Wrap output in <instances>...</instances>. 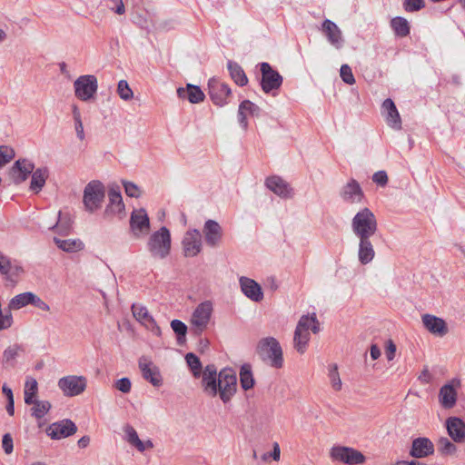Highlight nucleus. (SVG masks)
Returning <instances> with one entry per match:
<instances>
[{
	"label": "nucleus",
	"mask_w": 465,
	"mask_h": 465,
	"mask_svg": "<svg viewBox=\"0 0 465 465\" xmlns=\"http://www.w3.org/2000/svg\"><path fill=\"white\" fill-rule=\"evenodd\" d=\"M370 238H359L358 257L361 264H368L375 256V251Z\"/></svg>",
	"instance_id": "nucleus-32"
},
{
	"label": "nucleus",
	"mask_w": 465,
	"mask_h": 465,
	"mask_svg": "<svg viewBox=\"0 0 465 465\" xmlns=\"http://www.w3.org/2000/svg\"><path fill=\"white\" fill-rule=\"evenodd\" d=\"M34 292H25L19 293L15 296H14L8 303V306L10 310L12 311H17L20 310L27 305L32 304V301L34 298Z\"/></svg>",
	"instance_id": "nucleus-35"
},
{
	"label": "nucleus",
	"mask_w": 465,
	"mask_h": 465,
	"mask_svg": "<svg viewBox=\"0 0 465 465\" xmlns=\"http://www.w3.org/2000/svg\"><path fill=\"white\" fill-rule=\"evenodd\" d=\"M104 186L99 181H92L84 188V204L86 211L94 213L102 206L104 198Z\"/></svg>",
	"instance_id": "nucleus-7"
},
{
	"label": "nucleus",
	"mask_w": 465,
	"mask_h": 465,
	"mask_svg": "<svg viewBox=\"0 0 465 465\" xmlns=\"http://www.w3.org/2000/svg\"><path fill=\"white\" fill-rule=\"evenodd\" d=\"M330 457L334 461L348 465L362 464L365 461V457L361 451L344 446H333L330 450Z\"/></svg>",
	"instance_id": "nucleus-9"
},
{
	"label": "nucleus",
	"mask_w": 465,
	"mask_h": 465,
	"mask_svg": "<svg viewBox=\"0 0 465 465\" xmlns=\"http://www.w3.org/2000/svg\"><path fill=\"white\" fill-rule=\"evenodd\" d=\"M240 104L242 105V110L244 109L248 114L256 116L259 115L260 107L250 100H244Z\"/></svg>",
	"instance_id": "nucleus-55"
},
{
	"label": "nucleus",
	"mask_w": 465,
	"mask_h": 465,
	"mask_svg": "<svg viewBox=\"0 0 465 465\" xmlns=\"http://www.w3.org/2000/svg\"><path fill=\"white\" fill-rule=\"evenodd\" d=\"M34 406L31 409L32 415L36 419L43 418L51 409V403L48 401H37L32 403Z\"/></svg>",
	"instance_id": "nucleus-45"
},
{
	"label": "nucleus",
	"mask_w": 465,
	"mask_h": 465,
	"mask_svg": "<svg viewBox=\"0 0 465 465\" xmlns=\"http://www.w3.org/2000/svg\"><path fill=\"white\" fill-rule=\"evenodd\" d=\"M125 193L134 198H138L141 195L140 188L132 182L123 181Z\"/></svg>",
	"instance_id": "nucleus-53"
},
{
	"label": "nucleus",
	"mask_w": 465,
	"mask_h": 465,
	"mask_svg": "<svg viewBox=\"0 0 465 465\" xmlns=\"http://www.w3.org/2000/svg\"><path fill=\"white\" fill-rule=\"evenodd\" d=\"M256 351L263 361L276 369H280L283 365L282 350L279 341L273 337H266L262 339L256 348Z\"/></svg>",
	"instance_id": "nucleus-2"
},
{
	"label": "nucleus",
	"mask_w": 465,
	"mask_h": 465,
	"mask_svg": "<svg viewBox=\"0 0 465 465\" xmlns=\"http://www.w3.org/2000/svg\"><path fill=\"white\" fill-rule=\"evenodd\" d=\"M391 26L397 36L405 37L410 34V25L404 17L396 16L392 18Z\"/></svg>",
	"instance_id": "nucleus-39"
},
{
	"label": "nucleus",
	"mask_w": 465,
	"mask_h": 465,
	"mask_svg": "<svg viewBox=\"0 0 465 465\" xmlns=\"http://www.w3.org/2000/svg\"><path fill=\"white\" fill-rule=\"evenodd\" d=\"M372 181L381 186H385L388 183V175L385 171H378L372 175Z\"/></svg>",
	"instance_id": "nucleus-57"
},
{
	"label": "nucleus",
	"mask_w": 465,
	"mask_h": 465,
	"mask_svg": "<svg viewBox=\"0 0 465 465\" xmlns=\"http://www.w3.org/2000/svg\"><path fill=\"white\" fill-rule=\"evenodd\" d=\"M402 5L408 13L418 12L425 7V0H404Z\"/></svg>",
	"instance_id": "nucleus-50"
},
{
	"label": "nucleus",
	"mask_w": 465,
	"mask_h": 465,
	"mask_svg": "<svg viewBox=\"0 0 465 465\" xmlns=\"http://www.w3.org/2000/svg\"><path fill=\"white\" fill-rule=\"evenodd\" d=\"M382 110L388 125L395 130H401V119L394 102L390 98L384 100Z\"/></svg>",
	"instance_id": "nucleus-25"
},
{
	"label": "nucleus",
	"mask_w": 465,
	"mask_h": 465,
	"mask_svg": "<svg viewBox=\"0 0 465 465\" xmlns=\"http://www.w3.org/2000/svg\"><path fill=\"white\" fill-rule=\"evenodd\" d=\"M72 227V220L69 216L64 215L62 212L58 213L57 221L48 226L50 230H56V232L60 234H67Z\"/></svg>",
	"instance_id": "nucleus-40"
},
{
	"label": "nucleus",
	"mask_w": 465,
	"mask_h": 465,
	"mask_svg": "<svg viewBox=\"0 0 465 465\" xmlns=\"http://www.w3.org/2000/svg\"><path fill=\"white\" fill-rule=\"evenodd\" d=\"M434 453V444L425 437H419L413 440L410 455L413 458L421 459L426 458Z\"/></svg>",
	"instance_id": "nucleus-21"
},
{
	"label": "nucleus",
	"mask_w": 465,
	"mask_h": 465,
	"mask_svg": "<svg viewBox=\"0 0 465 465\" xmlns=\"http://www.w3.org/2000/svg\"><path fill=\"white\" fill-rule=\"evenodd\" d=\"M2 447L6 454H11L14 450L13 439L9 433L3 436Z\"/></svg>",
	"instance_id": "nucleus-58"
},
{
	"label": "nucleus",
	"mask_w": 465,
	"mask_h": 465,
	"mask_svg": "<svg viewBox=\"0 0 465 465\" xmlns=\"http://www.w3.org/2000/svg\"><path fill=\"white\" fill-rule=\"evenodd\" d=\"M74 128H75L77 137L81 141H83L84 139V125H83L82 120L74 121Z\"/></svg>",
	"instance_id": "nucleus-62"
},
{
	"label": "nucleus",
	"mask_w": 465,
	"mask_h": 465,
	"mask_svg": "<svg viewBox=\"0 0 465 465\" xmlns=\"http://www.w3.org/2000/svg\"><path fill=\"white\" fill-rule=\"evenodd\" d=\"M177 94L180 98L187 99L192 104L201 103L205 97L199 86L191 84H188L185 88H178Z\"/></svg>",
	"instance_id": "nucleus-31"
},
{
	"label": "nucleus",
	"mask_w": 465,
	"mask_h": 465,
	"mask_svg": "<svg viewBox=\"0 0 465 465\" xmlns=\"http://www.w3.org/2000/svg\"><path fill=\"white\" fill-rule=\"evenodd\" d=\"M54 242L59 249L66 252H79L83 250L84 246L83 242L79 239L62 240L60 238L54 237Z\"/></svg>",
	"instance_id": "nucleus-36"
},
{
	"label": "nucleus",
	"mask_w": 465,
	"mask_h": 465,
	"mask_svg": "<svg viewBox=\"0 0 465 465\" xmlns=\"http://www.w3.org/2000/svg\"><path fill=\"white\" fill-rule=\"evenodd\" d=\"M15 157V152L8 146H0V168Z\"/></svg>",
	"instance_id": "nucleus-51"
},
{
	"label": "nucleus",
	"mask_w": 465,
	"mask_h": 465,
	"mask_svg": "<svg viewBox=\"0 0 465 465\" xmlns=\"http://www.w3.org/2000/svg\"><path fill=\"white\" fill-rule=\"evenodd\" d=\"M262 80L261 85L264 93L268 94L274 89L280 88L282 83V75L268 63L261 64Z\"/></svg>",
	"instance_id": "nucleus-14"
},
{
	"label": "nucleus",
	"mask_w": 465,
	"mask_h": 465,
	"mask_svg": "<svg viewBox=\"0 0 465 465\" xmlns=\"http://www.w3.org/2000/svg\"><path fill=\"white\" fill-rule=\"evenodd\" d=\"M203 391L211 396L219 395L223 403L231 401L236 392L237 378L232 369H223L217 373L214 365H207L203 371Z\"/></svg>",
	"instance_id": "nucleus-1"
},
{
	"label": "nucleus",
	"mask_w": 465,
	"mask_h": 465,
	"mask_svg": "<svg viewBox=\"0 0 465 465\" xmlns=\"http://www.w3.org/2000/svg\"><path fill=\"white\" fill-rule=\"evenodd\" d=\"M247 114L244 109L242 110V105L240 104L238 109V122L243 130H246L248 127Z\"/></svg>",
	"instance_id": "nucleus-59"
},
{
	"label": "nucleus",
	"mask_w": 465,
	"mask_h": 465,
	"mask_svg": "<svg viewBox=\"0 0 465 465\" xmlns=\"http://www.w3.org/2000/svg\"><path fill=\"white\" fill-rule=\"evenodd\" d=\"M351 228L358 238L371 237L378 230L377 219L369 208H363L352 218Z\"/></svg>",
	"instance_id": "nucleus-3"
},
{
	"label": "nucleus",
	"mask_w": 465,
	"mask_h": 465,
	"mask_svg": "<svg viewBox=\"0 0 465 465\" xmlns=\"http://www.w3.org/2000/svg\"><path fill=\"white\" fill-rule=\"evenodd\" d=\"M147 248L151 255L157 259L166 258L171 252V233L163 226L152 233L148 239Z\"/></svg>",
	"instance_id": "nucleus-4"
},
{
	"label": "nucleus",
	"mask_w": 465,
	"mask_h": 465,
	"mask_svg": "<svg viewBox=\"0 0 465 465\" xmlns=\"http://www.w3.org/2000/svg\"><path fill=\"white\" fill-rule=\"evenodd\" d=\"M208 93L215 105L223 106L228 104L231 89L227 84L216 78H212L208 82Z\"/></svg>",
	"instance_id": "nucleus-13"
},
{
	"label": "nucleus",
	"mask_w": 465,
	"mask_h": 465,
	"mask_svg": "<svg viewBox=\"0 0 465 465\" xmlns=\"http://www.w3.org/2000/svg\"><path fill=\"white\" fill-rule=\"evenodd\" d=\"M89 443H90V437L89 436H83L77 441V445L81 449L86 448L89 445Z\"/></svg>",
	"instance_id": "nucleus-64"
},
{
	"label": "nucleus",
	"mask_w": 465,
	"mask_h": 465,
	"mask_svg": "<svg viewBox=\"0 0 465 465\" xmlns=\"http://www.w3.org/2000/svg\"><path fill=\"white\" fill-rule=\"evenodd\" d=\"M57 386L65 397L81 395L87 388V379L83 375H66L60 378Z\"/></svg>",
	"instance_id": "nucleus-6"
},
{
	"label": "nucleus",
	"mask_w": 465,
	"mask_h": 465,
	"mask_svg": "<svg viewBox=\"0 0 465 465\" xmlns=\"http://www.w3.org/2000/svg\"><path fill=\"white\" fill-rule=\"evenodd\" d=\"M74 95L83 102H87L94 98L97 89L98 81L94 74H84L79 76L74 82Z\"/></svg>",
	"instance_id": "nucleus-5"
},
{
	"label": "nucleus",
	"mask_w": 465,
	"mask_h": 465,
	"mask_svg": "<svg viewBox=\"0 0 465 465\" xmlns=\"http://www.w3.org/2000/svg\"><path fill=\"white\" fill-rule=\"evenodd\" d=\"M123 430L124 432V440L128 444L139 452H143L147 450L153 449L154 445L151 440H141L135 429L130 424L124 426Z\"/></svg>",
	"instance_id": "nucleus-19"
},
{
	"label": "nucleus",
	"mask_w": 465,
	"mask_h": 465,
	"mask_svg": "<svg viewBox=\"0 0 465 465\" xmlns=\"http://www.w3.org/2000/svg\"><path fill=\"white\" fill-rule=\"evenodd\" d=\"M322 29L331 45L337 49L342 46L341 31L334 22L325 19L322 25Z\"/></svg>",
	"instance_id": "nucleus-24"
},
{
	"label": "nucleus",
	"mask_w": 465,
	"mask_h": 465,
	"mask_svg": "<svg viewBox=\"0 0 465 465\" xmlns=\"http://www.w3.org/2000/svg\"><path fill=\"white\" fill-rule=\"evenodd\" d=\"M265 184L271 191L281 197L287 198L292 196V188L280 176H271L267 178Z\"/></svg>",
	"instance_id": "nucleus-28"
},
{
	"label": "nucleus",
	"mask_w": 465,
	"mask_h": 465,
	"mask_svg": "<svg viewBox=\"0 0 465 465\" xmlns=\"http://www.w3.org/2000/svg\"><path fill=\"white\" fill-rule=\"evenodd\" d=\"M24 351L22 345L13 344L8 346L3 352V364L5 367H13L15 358Z\"/></svg>",
	"instance_id": "nucleus-38"
},
{
	"label": "nucleus",
	"mask_w": 465,
	"mask_h": 465,
	"mask_svg": "<svg viewBox=\"0 0 465 465\" xmlns=\"http://www.w3.org/2000/svg\"><path fill=\"white\" fill-rule=\"evenodd\" d=\"M370 354L372 360H377L381 356V350L376 344L371 346Z\"/></svg>",
	"instance_id": "nucleus-63"
},
{
	"label": "nucleus",
	"mask_w": 465,
	"mask_h": 465,
	"mask_svg": "<svg viewBox=\"0 0 465 465\" xmlns=\"http://www.w3.org/2000/svg\"><path fill=\"white\" fill-rule=\"evenodd\" d=\"M437 446L438 451L442 455H454L457 451L456 445L446 437L440 438Z\"/></svg>",
	"instance_id": "nucleus-44"
},
{
	"label": "nucleus",
	"mask_w": 465,
	"mask_h": 465,
	"mask_svg": "<svg viewBox=\"0 0 465 465\" xmlns=\"http://www.w3.org/2000/svg\"><path fill=\"white\" fill-rule=\"evenodd\" d=\"M240 285L245 296L253 302H260L263 298L261 286L252 279L247 277L240 278Z\"/></svg>",
	"instance_id": "nucleus-26"
},
{
	"label": "nucleus",
	"mask_w": 465,
	"mask_h": 465,
	"mask_svg": "<svg viewBox=\"0 0 465 465\" xmlns=\"http://www.w3.org/2000/svg\"><path fill=\"white\" fill-rule=\"evenodd\" d=\"M461 387V381L458 378L450 380L439 391V403L444 409H451L456 405L458 391Z\"/></svg>",
	"instance_id": "nucleus-11"
},
{
	"label": "nucleus",
	"mask_w": 465,
	"mask_h": 465,
	"mask_svg": "<svg viewBox=\"0 0 465 465\" xmlns=\"http://www.w3.org/2000/svg\"><path fill=\"white\" fill-rule=\"evenodd\" d=\"M130 231L133 237L140 239L150 232V220L143 208L134 210L130 216Z\"/></svg>",
	"instance_id": "nucleus-10"
},
{
	"label": "nucleus",
	"mask_w": 465,
	"mask_h": 465,
	"mask_svg": "<svg viewBox=\"0 0 465 465\" xmlns=\"http://www.w3.org/2000/svg\"><path fill=\"white\" fill-rule=\"evenodd\" d=\"M48 177V170L46 168H38L32 173L30 189L35 193H39L45 184Z\"/></svg>",
	"instance_id": "nucleus-34"
},
{
	"label": "nucleus",
	"mask_w": 465,
	"mask_h": 465,
	"mask_svg": "<svg viewBox=\"0 0 465 465\" xmlns=\"http://www.w3.org/2000/svg\"><path fill=\"white\" fill-rule=\"evenodd\" d=\"M340 74L344 83L348 84H353L355 83L352 71L348 64H342L341 66Z\"/></svg>",
	"instance_id": "nucleus-52"
},
{
	"label": "nucleus",
	"mask_w": 465,
	"mask_h": 465,
	"mask_svg": "<svg viewBox=\"0 0 465 465\" xmlns=\"http://www.w3.org/2000/svg\"><path fill=\"white\" fill-rule=\"evenodd\" d=\"M205 241L208 245L216 246L222 238V229L218 223L213 220H208L203 228Z\"/></svg>",
	"instance_id": "nucleus-30"
},
{
	"label": "nucleus",
	"mask_w": 465,
	"mask_h": 465,
	"mask_svg": "<svg viewBox=\"0 0 465 465\" xmlns=\"http://www.w3.org/2000/svg\"><path fill=\"white\" fill-rule=\"evenodd\" d=\"M116 92L119 97L124 101H130L134 97V92L126 80H120L118 82Z\"/></svg>",
	"instance_id": "nucleus-49"
},
{
	"label": "nucleus",
	"mask_w": 465,
	"mask_h": 465,
	"mask_svg": "<svg viewBox=\"0 0 465 465\" xmlns=\"http://www.w3.org/2000/svg\"><path fill=\"white\" fill-rule=\"evenodd\" d=\"M240 383L244 391L252 389L254 385V379L249 364H244L241 368Z\"/></svg>",
	"instance_id": "nucleus-42"
},
{
	"label": "nucleus",
	"mask_w": 465,
	"mask_h": 465,
	"mask_svg": "<svg viewBox=\"0 0 465 465\" xmlns=\"http://www.w3.org/2000/svg\"><path fill=\"white\" fill-rule=\"evenodd\" d=\"M38 391V384L35 379L28 378L25 384V402L31 405L35 402V397Z\"/></svg>",
	"instance_id": "nucleus-43"
},
{
	"label": "nucleus",
	"mask_w": 465,
	"mask_h": 465,
	"mask_svg": "<svg viewBox=\"0 0 465 465\" xmlns=\"http://www.w3.org/2000/svg\"><path fill=\"white\" fill-rule=\"evenodd\" d=\"M35 165L30 161L26 159L17 160L9 170L10 179L15 184H19L27 179L28 175L33 173Z\"/></svg>",
	"instance_id": "nucleus-17"
},
{
	"label": "nucleus",
	"mask_w": 465,
	"mask_h": 465,
	"mask_svg": "<svg viewBox=\"0 0 465 465\" xmlns=\"http://www.w3.org/2000/svg\"><path fill=\"white\" fill-rule=\"evenodd\" d=\"M109 203L106 207V213L120 214L124 213L125 206L123 202L119 187H111L108 193Z\"/></svg>",
	"instance_id": "nucleus-29"
},
{
	"label": "nucleus",
	"mask_w": 465,
	"mask_h": 465,
	"mask_svg": "<svg viewBox=\"0 0 465 465\" xmlns=\"http://www.w3.org/2000/svg\"><path fill=\"white\" fill-rule=\"evenodd\" d=\"M114 6L110 8L114 10L118 15H123L125 12L124 5L123 0H113Z\"/></svg>",
	"instance_id": "nucleus-61"
},
{
	"label": "nucleus",
	"mask_w": 465,
	"mask_h": 465,
	"mask_svg": "<svg viewBox=\"0 0 465 465\" xmlns=\"http://www.w3.org/2000/svg\"><path fill=\"white\" fill-rule=\"evenodd\" d=\"M446 428L449 436L456 443L465 442V422L458 417H450L446 420Z\"/></svg>",
	"instance_id": "nucleus-23"
},
{
	"label": "nucleus",
	"mask_w": 465,
	"mask_h": 465,
	"mask_svg": "<svg viewBox=\"0 0 465 465\" xmlns=\"http://www.w3.org/2000/svg\"><path fill=\"white\" fill-rule=\"evenodd\" d=\"M183 250L185 257H194L202 251V235L196 229L186 232L183 236Z\"/></svg>",
	"instance_id": "nucleus-15"
},
{
	"label": "nucleus",
	"mask_w": 465,
	"mask_h": 465,
	"mask_svg": "<svg viewBox=\"0 0 465 465\" xmlns=\"http://www.w3.org/2000/svg\"><path fill=\"white\" fill-rule=\"evenodd\" d=\"M31 305H33L36 309H38L42 312H49L51 310L50 306L35 293L34 294V298H33Z\"/></svg>",
	"instance_id": "nucleus-56"
},
{
	"label": "nucleus",
	"mask_w": 465,
	"mask_h": 465,
	"mask_svg": "<svg viewBox=\"0 0 465 465\" xmlns=\"http://www.w3.org/2000/svg\"><path fill=\"white\" fill-rule=\"evenodd\" d=\"M302 324L300 326H296L293 336V346L300 354H303L305 352L311 339L310 332L302 330Z\"/></svg>",
	"instance_id": "nucleus-33"
},
{
	"label": "nucleus",
	"mask_w": 465,
	"mask_h": 465,
	"mask_svg": "<svg viewBox=\"0 0 465 465\" xmlns=\"http://www.w3.org/2000/svg\"><path fill=\"white\" fill-rule=\"evenodd\" d=\"M171 327H172L173 331L177 334L178 343L181 344V343L184 342L185 336H186L187 330H188L185 323H183L180 320H173L171 322Z\"/></svg>",
	"instance_id": "nucleus-48"
},
{
	"label": "nucleus",
	"mask_w": 465,
	"mask_h": 465,
	"mask_svg": "<svg viewBox=\"0 0 465 465\" xmlns=\"http://www.w3.org/2000/svg\"><path fill=\"white\" fill-rule=\"evenodd\" d=\"M76 431L77 426L70 419L53 422L45 429L46 434L52 440H62L74 435Z\"/></svg>",
	"instance_id": "nucleus-12"
},
{
	"label": "nucleus",
	"mask_w": 465,
	"mask_h": 465,
	"mask_svg": "<svg viewBox=\"0 0 465 465\" xmlns=\"http://www.w3.org/2000/svg\"><path fill=\"white\" fill-rule=\"evenodd\" d=\"M213 311V303L209 301L197 305L191 317L192 330L194 334L201 335L207 329Z\"/></svg>",
	"instance_id": "nucleus-8"
},
{
	"label": "nucleus",
	"mask_w": 465,
	"mask_h": 465,
	"mask_svg": "<svg viewBox=\"0 0 465 465\" xmlns=\"http://www.w3.org/2000/svg\"><path fill=\"white\" fill-rule=\"evenodd\" d=\"M395 352H396V345L394 344V342L391 340H390L388 341V344L386 347V357H387L388 361H392L394 359Z\"/></svg>",
	"instance_id": "nucleus-60"
},
{
	"label": "nucleus",
	"mask_w": 465,
	"mask_h": 465,
	"mask_svg": "<svg viewBox=\"0 0 465 465\" xmlns=\"http://www.w3.org/2000/svg\"><path fill=\"white\" fill-rule=\"evenodd\" d=\"M0 272L5 276L6 280L15 282V277L23 272V269L16 263H12L10 258L0 252Z\"/></svg>",
	"instance_id": "nucleus-27"
},
{
	"label": "nucleus",
	"mask_w": 465,
	"mask_h": 465,
	"mask_svg": "<svg viewBox=\"0 0 465 465\" xmlns=\"http://www.w3.org/2000/svg\"><path fill=\"white\" fill-rule=\"evenodd\" d=\"M421 321L425 329L433 335L443 337L449 332L447 323L442 318L426 313L421 316Z\"/></svg>",
	"instance_id": "nucleus-18"
},
{
	"label": "nucleus",
	"mask_w": 465,
	"mask_h": 465,
	"mask_svg": "<svg viewBox=\"0 0 465 465\" xmlns=\"http://www.w3.org/2000/svg\"><path fill=\"white\" fill-rule=\"evenodd\" d=\"M363 192L360 183L354 180H350L341 189V196L343 201L351 203H360L363 199Z\"/></svg>",
	"instance_id": "nucleus-22"
},
{
	"label": "nucleus",
	"mask_w": 465,
	"mask_h": 465,
	"mask_svg": "<svg viewBox=\"0 0 465 465\" xmlns=\"http://www.w3.org/2000/svg\"><path fill=\"white\" fill-rule=\"evenodd\" d=\"M302 325L301 327L302 330H304V331H309L312 330L313 333H318L320 331V323L316 318L315 313H312V315H302L298 323L297 326Z\"/></svg>",
	"instance_id": "nucleus-41"
},
{
	"label": "nucleus",
	"mask_w": 465,
	"mask_h": 465,
	"mask_svg": "<svg viewBox=\"0 0 465 465\" xmlns=\"http://www.w3.org/2000/svg\"><path fill=\"white\" fill-rule=\"evenodd\" d=\"M186 363L190 367L194 377H199L202 372V363L200 359L193 352H189L185 356Z\"/></svg>",
	"instance_id": "nucleus-47"
},
{
	"label": "nucleus",
	"mask_w": 465,
	"mask_h": 465,
	"mask_svg": "<svg viewBox=\"0 0 465 465\" xmlns=\"http://www.w3.org/2000/svg\"><path fill=\"white\" fill-rule=\"evenodd\" d=\"M230 75L234 83L240 86H244L248 83L247 76L242 68L234 62H228L227 64Z\"/></svg>",
	"instance_id": "nucleus-37"
},
{
	"label": "nucleus",
	"mask_w": 465,
	"mask_h": 465,
	"mask_svg": "<svg viewBox=\"0 0 465 465\" xmlns=\"http://www.w3.org/2000/svg\"><path fill=\"white\" fill-rule=\"evenodd\" d=\"M328 370H329L328 376L330 379L331 388L335 391H340L342 387V382H341V377H340V374L338 371L337 364L333 363V364L329 365Z\"/></svg>",
	"instance_id": "nucleus-46"
},
{
	"label": "nucleus",
	"mask_w": 465,
	"mask_h": 465,
	"mask_svg": "<svg viewBox=\"0 0 465 465\" xmlns=\"http://www.w3.org/2000/svg\"><path fill=\"white\" fill-rule=\"evenodd\" d=\"M138 365L144 380L149 381L154 387L162 386L163 378L160 371L151 360L143 356L139 359Z\"/></svg>",
	"instance_id": "nucleus-16"
},
{
	"label": "nucleus",
	"mask_w": 465,
	"mask_h": 465,
	"mask_svg": "<svg viewBox=\"0 0 465 465\" xmlns=\"http://www.w3.org/2000/svg\"><path fill=\"white\" fill-rule=\"evenodd\" d=\"M114 387L123 393H128L131 391L132 383L129 378H122L114 382Z\"/></svg>",
	"instance_id": "nucleus-54"
},
{
	"label": "nucleus",
	"mask_w": 465,
	"mask_h": 465,
	"mask_svg": "<svg viewBox=\"0 0 465 465\" xmlns=\"http://www.w3.org/2000/svg\"><path fill=\"white\" fill-rule=\"evenodd\" d=\"M132 312L136 321L145 326L147 329L160 333V328L157 326L154 319L149 313L148 309L143 304L134 303L132 305Z\"/></svg>",
	"instance_id": "nucleus-20"
}]
</instances>
